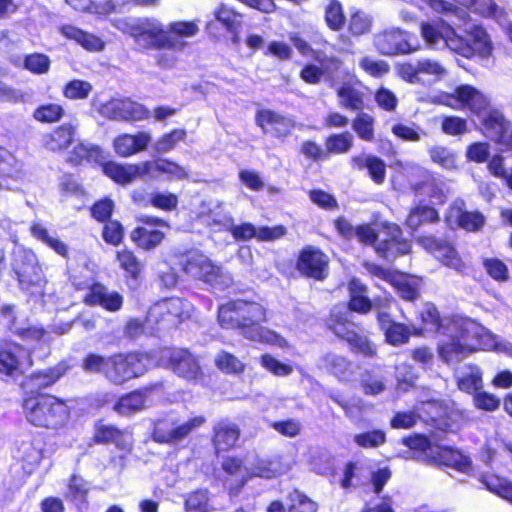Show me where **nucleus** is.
<instances>
[{
    "mask_svg": "<svg viewBox=\"0 0 512 512\" xmlns=\"http://www.w3.org/2000/svg\"><path fill=\"white\" fill-rule=\"evenodd\" d=\"M30 232L34 238L46 244L49 248L54 250L57 254L66 257L68 254L67 245L61 241L59 238L51 235L46 227L39 223L34 222L30 226Z\"/></svg>",
    "mask_w": 512,
    "mask_h": 512,
    "instance_id": "42",
    "label": "nucleus"
},
{
    "mask_svg": "<svg viewBox=\"0 0 512 512\" xmlns=\"http://www.w3.org/2000/svg\"><path fill=\"white\" fill-rule=\"evenodd\" d=\"M182 265L187 275L202 280L216 289L223 290L233 283V277L228 271L213 263L200 251L190 252Z\"/></svg>",
    "mask_w": 512,
    "mask_h": 512,
    "instance_id": "8",
    "label": "nucleus"
},
{
    "mask_svg": "<svg viewBox=\"0 0 512 512\" xmlns=\"http://www.w3.org/2000/svg\"><path fill=\"white\" fill-rule=\"evenodd\" d=\"M73 283L77 289H88L84 296L87 305H99L110 312L120 310L123 305V296L117 291H109L104 285L95 283L92 277L80 281L74 277Z\"/></svg>",
    "mask_w": 512,
    "mask_h": 512,
    "instance_id": "15",
    "label": "nucleus"
},
{
    "mask_svg": "<svg viewBox=\"0 0 512 512\" xmlns=\"http://www.w3.org/2000/svg\"><path fill=\"white\" fill-rule=\"evenodd\" d=\"M138 220L144 226L137 227L131 232V240L139 248L145 250L154 249L164 239V233L159 228L167 227V223L162 219L150 216H141Z\"/></svg>",
    "mask_w": 512,
    "mask_h": 512,
    "instance_id": "18",
    "label": "nucleus"
},
{
    "mask_svg": "<svg viewBox=\"0 0 512 512\" xmlns=\"http://www.w3.org/2000/svg\"><path fill=\"white\" fill-rule=\"evenodd\" d=\"M420 77H423L424 83L433 84L442 80L446 74V68L438 61L431 59H422L419 61Z\"/></svg>",
    "mask_w": 512,
    "mask_h": 512,
    "instance_id": "51",
    "label": "nucleus"
},
{
    "mask_svg": "<svg viewBox=\"0 0 512 512\" xmlns=\"http://www.w3.org/2000/svg\"><path fill=\"white\" fill-rule=\"evenodd\" d=\"M447 330L449 335L438 345L440 358L453 364L468 357L477 350H496L512 356V344L499 341L485 327L469 318L453 319Z\"/></svg>",
    "mask_w": 512,
    "mask_h": 512,
    "instance_id": "2",
    "label": "nucleus"
},
{
    "mask_svg": "<svg viewBox=\"0 0 512 512\" xmlns=\"http://www.w3.org/2000/svg\"><path fill=\"white\" fill-rule=\"evenodd\" d=\"M481 482L486 488L512 504V482L494 474L484 475Z\"/></svg>",
    "mask_w": 512,
    "mask_h": 512,
    "instance_id": "50",
    "label": "nucleus"
},
{
    "mask_svg": "<svg viewBox=\"0 0 512 512\" xmlns=\"http://www.w3.org/2000/svg\"><path fill=\"white\" fill-rule=\"evenodd\" d=\"M366 287L353 278L349 283L350 302L349 308L352 311L367 313L371 309L370 300L364 295Z\"/></svg>",
    "mask_w": 512,
    "mask_h": 512,
    "instance_id": "45",
    "label": "nucleus"
},
{
    "mask_svg": "<svg viewBox=\"0 0 512 512\" xmlns=\"http://www.w3.org/2000/svg\"><path fill=\"white\" fill-rule=\"evenodd\" d=\"M192 305L181 298H168L154 304L148 312L147 323L173 326L190 317Z\"/></svg>",
    "mask_w": 512,
    "mask_h": 512,
    "instance_id": "13",
    "label": "nucleus"
},
{
    "mask_svg": "<svg viewBox=\"0 0 512 512\" xmlns=\"http://www.w3.org/2000/svg\"><path fill=\"white\" fill-rule=\"evenodd\" d=\"M433 463L451 467L456 471L470 474L472 471L471 460L460 451L450 447L437 446L435 453H432Z\"/></svg>",
    "mask_w": 512,
    "mask_h": 512,
    "instance_id": "30",
    "label": "nucleus"
},
{
    "mask_svg": "<svg viewBox=\"0 0 512 512\" xmlns=\"http://www.w3.org/2000/svg\"><path fill=\"white\" fill-rule=\"evenodd\" d=\"M68 368L65 362H61L54 367L34 372L25 379L23 387L31 391L44 389L54 384L67 372Z\"/></svg>",
    "mask_w": 512,
    "mask_h": 512,
    "instance_id": "31",
    "label": "nucleus"
},
{
    "mask_svg": "<svg viewBox=\"0 0 512 512\" xmlns=\"http://www.w3.org/2000/svg\"><path fill=\"white\" fill-rule=\"evenodd\" d=\"M121 120L141 121L150 117V111L141 103L123 99Z\"/></svg>",
    "mask_w": 512,
    "mask_h": 512,
    "instance_id": "57",
    "label": "nucleus"
},
{
    "mask_svg": "<svg viewBox=\"0 0 512 512\" xmlns=\"http://www.w3.org/2000/svg\"><path fill=\"white\" fill-rule=\"evenodd\" d=\"M172 34H131L134 42L141 49H174L176 42L170 37Z\"/></svg>",
    "mask_w": 512,
    "mask_h": 512,
    "instance_id": "41",
    "label": "nucleus"
},
{
    "mask_svg": "<svg viewBox=\"0 0 512 512\" xmlns=\"http://www.w3.org/2000/svg\"><path fill=\"white\" fill-rule=\"evenodd\" d=\"M104 159L105 156L99 146L81 142L73 148L67 160L74 165H78L84 161L101 164Z\"/></svg>",
    "mask_w": 512,
    "mask_h": 512,
    "instance_id": "39",
    "label": "nucleus"
},
{
    "mask_svg": "<svg viewBox=\"0 0 512 512\" xmlns=\"http://www.w3.org/2000/svg\"><path fill=\"white\" fill-rule=\"evenodd\" d=\"M481 125L486 137L512 150V122L502 112L497 109L490 111Z\"/></svg>",
    "mask_w": 512,
    "mask_h": 512,
    "instance_id": "20",
    "label": "nucleus"
},
{
    "mask_svg": "<svg viewBox=\"0 0 512 512\" xmlns=\"http://www.w3.org/2000/svg\"><path fill=\"white\" fill-rule=\"evenodd\" d=\"M93 87L88 81L72 80L68 82L64 89L63 94L66 98L71 100L86 99L91 93Z\"/></svg>",
    "mask_w": 512,
    "mask_h": 512,
    "instance_id": "63",
    "label": "nucleus"
},
{
    "mask_svg": "<svg viewBox=\"0 0 512 512\" xmlns=\"http://www.w3.org/2000/svg\"><path fill=\"white\" fill-rule=\"evenodd\" d=\"M442 102L454 109L470 110L481 124L485 116L494 110L489 107V100L482 92L466 84L458 86L453 94L445 95Z\"/></svg>",
    "mask_w": 512,
    "mask_h": 512,
    "instance_id": "12",
    "label": "nucleus"
},
{
    "mask_svg": "<svg viewBox=\"0 0 512 512\" xmlns=\"http://www.w3.org/2000/svg\"><path fill=\"white\" fill-rule=\"evenodd\" d=\"M391 167L396 172L394 183H397L399 176L406 177L415 195L427 196L432 204L443 203L450 192L443 180L434 177L418 164L396 160Z\"/></svg>",
    "mask_w": 512,
    "mask_h": 512,
    "instance_id": "4",
    "label": "nucleus"
},
{
    "mask_svg": "<svg viewBox=\"0 0 512 512\" xmlns=\"http://www.w3.org/2000/svg\"><path fill=\"white\" fill-rule=\"evenodd\" d=\"M340 106L349 110H361L364 105V93L360 89V83H344L337 89Z\"/></svg>",
    "mask_w": 512,
    "mask_h": 512,
    "instance_id": "37",
    "label": "nucleus"
},
{
    "mask_svg": "<svg viewBox=\"0 0 512 512\" xmlns=\"http://www.w3.org/2000/svg\"><path fill=\"white\" fill-rule=\"evenodd\" d=\"M239 300L223 304L218 311V321L222 328L237 329L241 333V315L238 311Z\"/></svg>",
    "mask_w": 512,
    "mask_h": 512,
    "instance_id": "46",
    "label": "nucleus"
},
{
    "mask_svg": "<svg viewBox=\"0 0 512 512\" xmlns=\"http://www.w3.org/2000/svg\"><path fill=\"white\" fill-rule=\"evenodd\" d=\"M144 167L145 177L147 176L152 179H157L164 175L168 180H182L189 176L185 167L167 159L146 161L144 162Z\"/></svg>",
    "mask_w": 512,
    "mask_h": 512,
    "instance_id": "28",
    "label": "nucleus"
},
{
    "mask_svg": "<svg viewBox=\"0 0 512 512\" xmlns=\"http://www.w3.org/2000/svg\"><path fill=\"white\" fill-rule=\"evenodd\" d=\"M352 168L357 170L367 169L371 179L376 184H382L386 177V165L384 161L373 155H357L351 158Z\"/></svg>",
    "mask_w": 512,
    "mask_h": 512,
    "instance_id": "34",
    "label": "nucleus"
},
{
    "mask_svg": "<svg viewBox=\"0 0 512 512\" xmlns=\"http://www.w3.org/2000/svg\"><path fill=\"white\" fill-rule=\"evenodd\" d=\"M186 137L184 129H174L169 133L162 135L155 143L154 148L157 152L167 153L175 148V146L183 141Z\"/></svg>",
    "mask_w": 512,
    "mask_h": 512,
    "instance_id": "61",
    "label": "nucleus"
},
{
    "mask_svg": "<svg viewBox=\"0 0 512 512\" xmlns=\"http://www.w3.org/2000/svg\"><path fill=\"white\" fill-rule=\"evenodd\" d=\"M64 115V109L56 103H49L35 109L34 118L42 123H53L59 121Z\"/></svg>",
    "mask_w": 512,
    "mask_h": 512,
    "instance_id": "59",
    "label": "nucleus"
},
{
    "mask_svg": "<svg viewBox=\"0 0 512 512\" xmlns=\"http://www.w3.org/2000/svg\"><path fill=\"white\" fill-rule=\"evenodd\" d=\"M374 41L384 55L408 54L423 47L449 48L466 58L487 57L492 51L488 34H376Z\"/></svg>",
    "mask_w": 512,
    "mask_h": 512,
    "instance_id": "1",
    "label": "nucleus"
},
{
    "mask_svg": "<svg viewBox=\"0 0 512 512\" xmlns=\"http://www.w3.org/2000/svg\"><path fill=\"white\" fill-rule=\"evenodd\" d=\"M204 423L203 416H195L185 422H179L175 416L168 415L155 422L152 437L158 443L176 444Z\"/></svg>",
    "mask_w": 512,
    "mask_h": 512,
    "instance_id": "11",
    "label": "nucleus"
},
{
    "mask_svg": "<svg viewBox=\"0 0 512 512\" xmlns=\"http://www.w3.org/2000/svg\"><path fill=\"white\" fill-rule=\"evenodd\" d=\"M417 243L432 253L443 265L456 271H462L465 268L464 262L451 244L439 241L433 236H420L417 238Z\"/></svg>",
    "mask_w": 512,
    "mask_h": 512,
    "instance_id": "21",
    "label": "nucleus"
},
{
    "mask_svg": "<svg viewBox=\"0 0 512 512\" xmlns=\"http://www.w3.org/2000/svg\"><path fill=\"white\" fill-rule=\"evenodd\" d=\"M324 16L328 28L332 31H339L345 25L346 16L339 0H329Z\"/></svg>",
    "mask_w": 512,
    "mask_h": 512,
    "instance_id": "53",
    "label": "nucleus"
},
{
    "mask_svg": "<svg viewBox=\"0 0 512 512\" xmlns=\"http://www.w3.org/2000/svg\"><path fill=\"white\" fill-rule=\"evenodd\" d=\"M377 318L389 344L398 346L408 342L411 335L409 326L393 321L386 312H378Z\"/></svg>",
    "mask_w": 512,
    "mask_h": 512,
    "instance_id": "32",
    "label": "nucleus"
},
{
    "mask_svg": "<svg viewBox=\"0 0 512 512\" xmlns=\"http://www.w3.org/2000/svg\"><path fill=\"white\" fill-rule=\"evenodd\" d=\"M310 465L314 472L327 475L333 471L334 459L328 451L317 450L311 457Z\"/></svg>",
    "mask_w": 512,
    "mask_h": 512,
    "instance_id": "62",
    "label": "nucleus"
},
{
    "mask_svg": "<svg viewBox=\"0 0 512 512\" xmlns=\"http://www.w3.org/2000/svg\"><path fill=\"white\" fill-rule=\"evenodd\" d=\"M22 409L25 419L35 427L59 430L64 428L70 419L68 405L51 395H28L23 398Z\"/></svg>",
    "mask_w": 512,
    "mask_h": 512,
    "instance_id": "3",
    "label": "nucleus"
},
{
    "mask_svg": "<svg viewBox=\"0 0 512 512\" xmlns=\"http://www.w3.org/2000/svg\"><path fill=\"white\" fill-rule=\"evenodd\" d=\"M155 388L156 386L146 387L122 396L115 404L114 410L121 415H130L144 409L150 404V396Z\"/></svg>",
    "mask_w": 512,
    "mask_h": 512,
    "instance_id": "29",
    "label": "nucleus"
},
{
    "mask_svg": "<svg viewBox=\"0 0 512 512\" xmlns=\"http://www.w3.org/2000/svg\"><path fill=\"white\" fill-rule=\"evenodd\" d=\"M152 137L147 132H139L135 135L122 134L113 141V148L120 157H129L147 148Z\"/></svg>",
    "mask_w": 512,
    "mask_h": 512,
    "instance_id": "27",
    "label": "nucleus"
},
{
    "mask_svg": "<svg viewBox=\"0 0 512 512\" xmlns=\"http://www.w3.org/2000/svg\"><path fill=\"white\" fill-rule=\"evenodd\" d=\"M289 512H316V504L299 491H293L289 495Z\"/></svg>",
    "mask_w": 512,
    "mask_h": 512,
    "instance_id": "64",
    "label": "nucleus"
},
{
    "mask_svg": "<svg viewBox=\"0 0 512 512\" xmlns=\"http://www.w3.org/2000/svg\"><path fill=\"white\" fill-rule=\"evenodd\" d=\"M102 164L103 173L118 184L126 185L145 177L144 162L139 164H119L109 161Z\"/></svg>",
    "mask_w": 512,
    "mask_h": 512,
    "instance_id": "25",
    "label": "nucleus"
},
{
    "mask_svg": "<svg viewBox=\"0 0 512 512\" xmlns=\"http://www.w3.org/2000/svg\"><path fill=\"white\" fill-rule=\"evenodd\" d=\"M215 21L219 22L227 32H237L242 28L243 15L226 5H221L215 11Z\"/></svg>",
    "mask_w": 512,
    "mask_h": 512,
    "instance_id": "48",
    "label": "nucleus"
},
{
    "mask_svg": "<svg viewBox=\"0 0 512 512\" xmlns=\"http://www.w3.org/2000/svg\"><path fill=\"white\" fill-rule=\"evenodd\" d=\"M328 259L321 251L308 248L299 257L298 269L315 279H323L327 274Z\"/></svg>",
    "mask_w": 512,
    "mask_h": 512,
    "instance_id": "26",
    "label": "nucleus"
},
{
    "mask_svg": "<svg viewBox=\"0 0 512 512\" xmlns=\"http://www.w3.org/2000/svg\"><path fill=\"white\" fill-rule=\"evenodd\" d=\"M94 440L97 443L113 442L121 449H129L132 436L127 431H120L114 426L98 424L95 429Z\"/></svg>",
    "mask_w": 512,
    "mask_h": 512,
    "instance_id": "36",
    "label": "nucleus"
},
{
    "mask_svg": "<svg viewBox=\"0 0 512 512\" xmlns=\"http://www.w3.org/2000/svg\"><path fill=\"white\" fill-rule=\"evenodd\" d=\"M353 146V135L349 132L332 134L325 141L327 152L332 154L347 153Z\"/></svg>",
    "mask_w": 512,
    "mask_h": 512,
    "instance_id": "54",
    "label": "nucleus"
},
{
    "mask_svg": "<svg viewBox=\"0 0 512 512\" xmlns=\"http://www.w3.org/2000/svg\"><path fill=\"white\" fill-rule=\"evenodd\" d=\"M446 221L452 228L461 227L467 231H478L485 223V217L480 212L464 211V201L456 200L450 206Z\"/></svg>",
    "mask_w": 512,
    "mask_h": 512,
    "instance_id": "24",
    "label": "nucleus"
},
{
    "mask_svg": "<svg viewBox=\"0 0 512 512\" xmlns=\"http://www.w3.org/2000/svg\"><path fill=\"white\" fill-rule=\"evenodd\" d=\"M458 388L466 393H474L483 386L481 370L472 364H464L460 366L456 372Z\"/></svg>",
    "mask_w": 512,
    "mask_h": 512,
    "instance_id": "35",
    "label": "nucleus"
},
{
    "mask_svg": "<svg viewBox=\"0 0 512 512\" xmlns=\"http://www.w3.org/2000/svg\"><path fill=\"white\" fill-rule=\"evenodd\" d=\"M222 469L228 475L224 480V486L234 494L253 477L269 479L281 473L277 463L263 459H256L243 466L239 459L227 458L222 462Z\"/></svg>",
    "mask_w": 512,
    "mask_h": 512,
    "instance_id": "7",
    "label": "nucleus"
},
{
    "mask_svg": "<svg viewBox=\"0 0 512 512\" xmlns=\"http://www.w3.org/2000/svg\"><path fill=\"white\" fill-rule=\"evenodd\" d=\"M241 315V335L251 341L284 348L287 341L276 332L263 327L267 321L266 309L257 302L239 300L237 307Z\"/></svg>",
    "mask_w": 512,
    "mask_h": 512,
    "instance_id": "5",
    "label": "nucleus"
},
{
    "mask_svg": "<svg viewBox=\"0 0 512 512\" xmlns=\"http://www.w3.org/2000/svg\"><path fill=\"white\" fill-rule=\"evenodd\" d=\"M438 220V212L433 207L417 205L409 212L406 224L409 228L416 230L423 224L437 222Z\"/></svg>",
    "mask_w": 512,
    "mask_h": 512,
    "instance_id": "43",
    "label": "nucleus"
},
{
    "mask_svg": "<svg viewBox=\"0 0 512 512\" xmlns=\"http://www.w3.org/2000/svg\"><path fill=\"white\" fill-rule=\"evenodd\" d=\"M185 509L186 512H212L215 507L206 490H197L188 495Z\"/></svg>",
    "mask_w": 512,
    "mask_h": 512,
    "instance_id": "52",
    "label": "nucleus"
},
{
    "mask_svg": "<svg viewBox=\"0 0 512 512\" xmlns=\"http://www.w3.org/2000/svg\"><path fill=\"white\" fill-rule=\"evenodd\" d=\"M19 459L24 463V468L31 471L42 459V448L33 440H25L18 446Z\"/></svg>",
    "mask_w": 512,
    "mask_h": 512,
    "instance_id": "47",
    "label": "nucleus"
},
{
    "mask_svg": "<svg viewBox=\"0 0 512 512\" xmlns=\"http://www.w3.org/2000/svg\"><path fill=\"white\" fill-rule=\"evenodd\" d=\"M182 265L187 275L202 280L216 289L223 290L233 283V277L228 271L213 263L200 251L190 252Z\"/></svg>",
    "mask_w": 512,
    "mask_h": 512,
    "instance_id": "9",
    "label": "nucleus"
},
{
    "mask_svg": "<svg viewBox=\"0 0 512 512\" xmlns=\"http://www.w3.org/2000/svg\"><path fill=\"white\" fill-rule=\"evenodd\" d=\"M117 261L120 267L126 272L127 276L137 279L141 273L142 266L134 253L127 249L117 252Z\"/></svg>",
    "mask_w": 512,
    "mask_h": 512,
    "instance_id": "55",
    "label": "nucleus"
},
{
    "mask_svg": "<svg viewBox=\"0 0 512 512\" xmlns=\"http://www.w3.org/2000/svg\"><path fill=\"white\" fill-rule=\"evenodd\" d=\"M30 365V353L21 345L13 343L0 349V373L16 377Z\"/></svg>",
    "mask_w": 512,
    "mask_h": 512,
    "instance_id": "19",
    "label": "nucleus"
},
{
    "mask_svg": "<svg viewBox=\"0 0 512 512\" xmlns=\"http://www.w3.org/2000/svg\"><path fill=\"white\" fill-rule=\"evenodd\" d=\"M352 128L359 138L364 141L374 139V118L367 113H360L352 122Z\"/></svg>",
    "mask_w": 512,
    "mask_h": 512,
    "instance_id": "56",
    "label": "nucleus"
},
{
    "mask_svg": "<svg viewBox=\"0 0 512 512\" xmlns=\"http://www.w3.org/2000/svg\"><path fill=\"white\" fill-rule=\"evenodd\" d=\"M324 367L340 380H348L352 374V365L344 357L328 354L323 359Z\"/></svg>",
    "mask_w": 512,
    "mask_h": 512,
    "instance_id": "49",
    "label": "nucleus"
},
{
    "mask_svg": "<svg viewBox=\"0 0 512 512\" xmlns=\"http://www.w3.org/2000/svg\"><path fill=\"white\" fill-rule=\"evenodd\" d=\"M76 127L64 123L43 136L42 142L49 151L57 152L67 149L74 141Z\"/></svg>",
    "mask_w": 512,
    "mask_h": 512,
    "instance_id": "33",
    "label": "nucleus"
},
{
    "mask_svg": "<svg viewBox=\"0 0 512 512\" xmlns=\"http://www.w3.org/2000/svg\"><path fill=\"white\" fill-rule=\"evenodd\" d=\"M383 236L375 245V251L387 260H394L398 256L410 252L411 246L408 241L402 238V231L396 224L382 223Z\"/></svg>",
    "mask_w": 512,
    "mask_h": 512,
    "instance_id": "16",
    "label": "nucleus"
},
{
    "mask_svg": "<svg viewBox=\"0 0 512 512\" xmlns=\"http://www.w3.org/2000/svg\"><path fill=\"white\" fill-rule=\"evenodd\" d=\"M152 361L146 353L115 354L108 357L105 377L116 385L142 376L151 366Z\"/></svg>",
    "mask_w": 512,
    "mask_h": 512,
    "instance_id": "10",
    "label": "nucleus"
},
{
    "mask_svg": "<svg viewBox=\"0 0 512 512\" xmlns=\"http://www.w3.org/2000/svg\"><path fill=\"white\" fill-rule=\"evenodd\" d=\"M390 283L395 286L403 299L412 301L419 296L422 279L413 275L395 273Z\"/></svg>",
    "mask_w": 512,
    "mask_h": 512,
    "instance_id": "38",
    "label": "nucleus"
},
{
    "mask_svg": "<svg viewBox=\"0 0 512 512\" xmlns=\"http://www.w3.org/2000/svg\"><path fill=\"white\" fill-rule=\"evenodd\" d=\"M373 19L365 11L359 8H353L350 11L348 31L349 32H369L372 27Z\"/></svg>",
    "mask_w": 512,
    "mask_h": 512,
    "instance_id": "58",
    "label": "nucleus"
},
{
    "mask_svg": "<svg viewBox=\"0 0 512 512\" xmlns=\"http://www.w3.org/2000/svg\"><path fill=\"white\" fill-rule=\"evenodd\" d=\"M348 314L347 311L342 313L341 311L333 310L328 323L329 328L337 337L346 340L352 349L364 355L372 356L375 353V347L366 336L358 333L357 326L348 320Z\"/></svg>",
    "mask_w": 512,
    "mask_h": 512,
    "instance_id": "14",
    "label": "nucleus"
},
{
    "mask_svg": "<svg viewBox=\"0 0 512 512\" xmlns=\"http://www.w3.org/2000/svg\"><path fill=\"white\" fill-rule=\"evenodd\" d=\"M23 176V164L11 152L0 147V177L20 179Z\"/></svg>",
    "mask_w": 512,
    "mask_h": 512,
    "instance_id": "44",
    "label": "nucleus"
},
{
    "mask_svg": "<svg viewBox=\"0 0 512 512\" xmlns=\"http://www.w3.org/2000/svg\"><path fill=\"white\" fill-rule=\"evenodd\" d=\"M223 207V202L217 201L212 203L210 210L212 220L215 224L230 231L233 238L237 241H248L252 238H256L259 241H272L281 238L286 233V229L282 225L256 227L248 222L235 225L233 217L229 212H224Z\"/></svg>",
    "mask_w": 512,
    "mask_h": 512,
    "instance_id": "6",
    "label": "nucleus"
},
{
    "mask_svg": "<svg viewBox=\"0 0 512 512\" xmlns=\"http://www.w3.org/2000/svg\"><path fill=\"white\" fill-rule=\"evenodd\" d=\"M162 358L169 360V367L180 377L197 380L201 374L197 359L185 349H165Z\"/></svg>",
    "mask_w": 512,
    "mask_h": 512,
    "instance_id": "22",
    "label": "nucleus"
},
{
    "mask_svg": "<svg viewBox=\"0 0 512 512\" xmlns=\"http://www.w3.org/2000/svg\"><path fill=\"white\" fill-rule=\"evenodd\" d=\"M15 273L22 289L29 290L35 287L40 292L44 278L41 267L38 265L36 255L31 251H23L14 264Z\"/></svg>",
    "mask_w": 512,
    "mask_h": 512,
    "instance_id": "17",
    "label": "nucleus"
},
{
    "mask_svg": "<svg viewBox=\"0 0 512 512\" xmlns=\"http://www.w3.org/2000/svg\"><path fill=\"white\" fill-rule=\"evenodd\" d=\"M255 120L265 134H271L276 138L287 137L295 126L290 117L270 109L258 110Z\"/></svg>",
    "mask_w": 512,
    "mask_h": 512,
    "instance_id": "23",
    "label": "nucleus"
},
{
    "mask_svg": "<svg viewBox=\"0 0 512 512\" xmlns=\"http://www.w3.org/2000/svg\"><path fill=\"white\" fill-rule=\"evenodd\" d=\"M239 438V429L235 424L220 422L215 427L214 444L217 451H225L233 447Z\"/></svg>",
    "mask_w": 512,
    "mask_h": 512,
    "instance_id": "40",
    "label": "nucleus"
},
{
    "mask_svg": "<svg viewBox=\"0 0 512 512\" xmlns=\"http://www.w3.org/2000/svg\"><path fill=\"white\" fill-rule=\"evenodd\" d=\"M429 153L432 161L444 169L453 170L457 168L458 159L456 154L451 150L445 147L436 146L431 148Z\"/></svg>",
    "mask_w": 512,
    "mask_h": 512,
    "instance_id": "60",
    "label": "nucleus"
}]
</instances>
